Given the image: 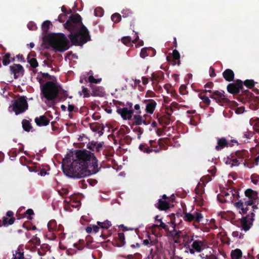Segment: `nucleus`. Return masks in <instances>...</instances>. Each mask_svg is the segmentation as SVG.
Segmentation results:
<instances>
[{"label":"nucleus","instance_id":"nucleus-1","mask_svg":"<svg viewBox=\"0 0 259 259\" xmlns=\"http://www.w3.org/2000/svg\"><path fill=\"white\" fill-rule=\"evenodd\" d=\"M63 172L69 177L80 179L96 174L101 169L94 153L86 149L76 150L67 155L62 164Z\"/></svg>","mask_w":259,"mask_h":259},{"label":"nucleus","instance_id":"nucleus-2","mask_svg":"<svg viewBox=\"0 0 259 259\" xmlns=\"http://www.w3.org/2000/svg\"><path fill=\"white\" fill-rule=\"evenodd\" d=\"M64 14H71L66 22L64 24V28L70 33L68 35L73 45L82 46L91 40L90 32L82 22L80 15L77 13L71 14L72 10H67L65 6L61 7Z\"/></svg>","mask_w":259,"mask_h":259},{"label":"nucleus","instance_id":"nucleus-3","mask_svg":"<svg viewBox=\"0 0 259 259\" xmlns=\"http://www.w3.org/2000/svg\"><path fill=\"white\" fill-rule=\"evenodd\" d=\"M51 25V23L49 20L45 21L41 25L43 34L45 35L43 41L49 45L55 52H64L69 49V40L63 33L47 35Z\"/></svg>","mask_w":259,"mask_h":259},{"label":"nucleus","instance_id":"nucleus-4","mask_svg":"<svg viewBox=\"0 0 259 259\" xmlns=\"http://www.w3.org/2000/svg\"><path fill=\"white\" fill-rule=\"evenodd\" d=\"M233 190L235 193H233V190H231L230 192L234 197L235 195L236 196L238 201L234 203V205L237 209L247 210L249 206H251L253 210L259 209V197L257 191L248 188L244 191L245 197L239 199L240 198L239 192L235 189Z\"/></svg>","mask_w":259,"mask_h":259},{"label":"nucleus","instance_id":"nucleus-5","mask_svg":"<svg viewBox=\"0 0 259 259\" xmlns=\"http://www.w3.org/2000/svg\"><path fill=\"white\" fill-rule=\"evenodd\" d=\"M243 89V81L240 79H237L235 82L229 83L227 87V91L233 95H238L240 91L243 93V96L239 97L238 99L241 102L244 103L248 100L252 94L248 90L244 91Z\"/></svg>","mask_w":259,"mask_h":259},{"label":"nucleus","instance_id":"nucleus-6","mask_svg":"<svg viewBox=\"0 0 259 259\" xmlns=\"http://www.w3.org/2000/svg\"><path fill=\"white\" fill-rule=\"evenodd\" d=\"M41 93L48 101H53L58 98L59 87L54 82L48 81L41 86Z\"/></svg>","mask_w":259,"mask_h":259},{"label":"nucleus","instance_id":"nucleus-7","mask_svg":"<svg viewBox=\"0 0 259 259\" xmlns=\"http://www.w3.org/2000/svg\"><path fill=\"white\" fill-rule=\"evenodd\" d=\"M178 204V202L176 201V196L174 194L170 196L163 194L158 199L155 206L160 210H167L170 208H174Z\"/></svg>","mask_w":259,"mask_h":259},{"label":"nucleus","instance_id":"nucleus-8","mask_svg":"<svg viewBox=\"0 0 259 259\" xmlns=\"http://www.w3.org/2000/svg\"><path fill=\"white\" fill-rule=\"evenodd\" d=\"M26 98L21 96L14 101L12 104L13 110L16 115L25 112L28 109Z\"/></svg>","mask_w":259,"mask_h":259},{"label":"nucleus","instance_id":"nucleus-9","mask_svg":"<svg viewBox=\"0 0 259 259\" xmlns=\"http://www.w3.org/2000/svg\"><path fill=\"white\" fill-rule=\"evenodd\" d=\"M224 94V91H215L212 93L209 97L215 100L220 105L224 106L230 102L229 100L226 97Z\"/></svg>","mask_w":259,"mask_h":259},{"label":"nucleus","instance_id":"nucleus-10","mask_svg":"<svg viewBox=\"0 0 259 259\" xmlns=\"http://www.w3.org/2000/svg\"><path fill=\"white\" fill-rule=\"evenodd\" d=\"M10 73L14 75V78L17 79L22 77L24 74L25 70L23 67L19 64H13L10 66Z\"/></svg>","mask_w":259,"mask_h":259},{"label":"nucleus","instance_id":"nucleus-11","mask_svg":"<svg viewBox=\"0 0 259 259\" xmlns=\"http://www.w3.org/2000/svg\"><path fill=\"white\" fill-rule=\"evenodd\" d=\"M117 112L120 114L124 120H131L134 113V110L128 109L127 107L118 108Z\"/></svg>","mask_w":259,"mask_h":259},{"label":"nucleus","instance_id":"nucleus-12","mask_svg":"<svg viewBox=\"0 0 259 259\" xmlns=\"http://www.w3.org/2000/svg\"><path fill=\"white\" fill-rule=\"evenodd\" d=\"M253 215L254 214L252 212L250 215H247L246 217L241 219V226L245 231L248 230L252 225Z\"/></svg>","mask_w":259,"mask_h":259},{"label":"nucleus","instance_id":"nucleus-13","mask_svg":"<svg viewBox=\"0 0 259 259\" xmlns=\"http://www.w3.org/2000/svg\"><path fill=\"white\" fill-rule=\"evenodd\" d=\"M180 59V55L177 50H174L172 51L171 56L168 55L166 57L167 60L169 62H171L172 65L177 64L178 66H180L181 64Z\"/></svg>","mask_w":259,"mask_h":259},{"label":"nucleus","instance_id":"nucleus-14","mask_svg":"<svg viewBox=\"0 0 259 259\" xmlns=\"http://www.w3.org/2000/svg\"><path fill=\"white\" fill-rule=\"evenodd\" d=\"M47 112H46L45 114L35 118L34 121L38 126H45L49 125L50 119L47 117Z\"/></svg>","mask_w":259,"mask_h":259},{"label":"nucleus","instance_id":"nucleus-15","mask_svg":"<svg viewBox=\"0 0 259 259\" xmlns=\"http://www.w3.org/2000/svg\"><path fill=\"white\" fill-rule=\"evenodd\" d=\"M144 102L146 104V112L149 114H152L156 108V102L152 99L145 100Z\"/></svg>","mask_w":259,"mask_h":259},{"label":"nucleus","instance_id":"nucleus-16","mask_svg":"<svg viewBox=\"0 0 259 259\" xmlns=\"http://www.w3.org/2000/svg\"><path fill=\"white\" fill-rule=\"evenodd\" d=\"M156 50L152 47L144 48L140 52V57L145 58L146 57H153L156 54Z\"/></svg>","mask_w":259,"mask_h":259},{"label":"nucleus","instance_id":"nucleus-17","mask_svg":"<svg viewBox=\"0 0 259 259\" xmlns=\"http://www.w3.org/2000/svg\"><path fill=\"white\" fill-rule=\"evenodd\" d=\"M217 141V145L215 147V149L217 151H220L225 147H228L229 143L225 138H218Z\"/></svg>","mask_w":259,"mask_h":259},{"label":"nucleus","instance_id":"nucleus-18","mask_svg":"<svg viewBox=\"0 0 259 259\" xmlns=\"http://www.w3.org/2000/svg\"><path fill=\"white\" fill-rule=\"evenodd\" d=\"M90 127L94 132L98 133L100 136L103 134L104 127L103 124L98 122L92 123L90 124Z\"/></svg>","mask_w":259,"mask_h":259},{"label":"nucleus","instance_id":"nucleus-19","mask_svg":"<svg viewBox=\"0 0 259 259\" xmlns=\"http://www.w3.org/2000/svg\"><path fill=\"white\" fill-rule=\"evenodd\" d=\"M103 144L102 143H98L97 142L92 141L91 142H89L87 145V147L88 149H90L92 151L96 152H100L101 149L102 148Z\"/></svg>","mask_w":259,"mask_h":259},{"label":"nucleus","instance_id":"nucleus-20","mask_svg":"<svg viewBox=\"0 0 259 259\" xmlns=\"http://www.w3.org/2000/svg\"><path fill=\"white\" fill-rule=\"evenodd\" d=\"M164 78V73L161 71L153 72L152 74L151 78V80L153 83H158L161 80H163Z\"/></svg>","mask_w":259,"mask_h":259},{"label":"nucleus","instance_id":"nucleus-21","mask_svg":"<svg viewBox=\"0 0 259 259\" xmlns=\"http://www.w3.org/2000/svg\"><path fill=\"white\" fill-rule=\"evenodd\" d=\"M223 76L226 81L231 82L234 80L235 74L232 70L227 69L223 72Z\"/></svg>","mask_w":259,"mask_h":259},{"label":"nucleus","instance_id":"nucleus-22","mask_svg":"<svg viewBox=\"0 0 259 259\" xmlns=\"http://www.w3.org/2000/svg\"><path fill=\"white\" fill-rule=\"evenodd\" d=\"M92 96L103 97L105 95L104 88L102 87H94L91 94Z\"/></svg>","mask_w":259,"mask_h":259},{"label":"nucleus","instance_id":"nucleus-23","mask_svg":"<svg viewBox=\"0 0 259 259\" xmlns=\"http://www.w3.org/2000/svg\"><path fill=\"white\" fill-rule=\"evenodd\" d=\"M185 218L188 221L195 220L196 221L199 222L200 220V219L202 218V217L201 213L196 212L194 214H191L190 213H186Z\"/></svg>","mask_w":259,"mask_h":259},{"label":"nucleus","instance_id":"nucleus-24","mask_svg":"<svg viewBox=\"0 0 259 259\" xmlns=\"http://www.w3.org/2000/svg\"><path fill=\"white\" fill-rule=\"evenodd\" d=\"M35 55V53L34 52H31L28 55L27 58V62L32 68H36L38 65V63L35 58H30L31 56H34Z\"/></svg>","mask_w":259,"mask_h":259},{"label":"nucleus","instance_id":"nucleus-25","mask_svg":"<svg viewBox=\"0 0 259 259\" xmlns=\"http://www.w3.org/2000/svg\"><path fill=\"white\" fill-rule=\"evenodd\" d=\"M135 35H136V38L133 41L130 36H124L121 38L122 42L126 46H130L132 41L134 44L137 43L139 39V37L138 33L136 32Z\"/></svg>","mask_w":259,"mask_h":259},{"label":"nucleus","instance_id":"nucleus-26","mask_svg":"<svg viewBox=\"0 0 259 259\" xmlns=\"http://www.w3.org/2000/svg\"><path fill=\"white\" fill-rule=\"evenodd\" d=\"M133 124L136 125H141L142 123L145 125L148 124L149 122H147L146 120H143L142 116L140 115H135L133 117Z\"/></svg>","mask_w":259,"mask_h":259},{"label":"nucleus","instance_id":"nucleus-27","mask_svg":"<svg viewBox=\"0 0 259 259\" xmlns=\"http://www.w3.org/2000/svg\"><path fill=\"white\" fill-rule=\"evenodd\" d=\"M235 156L239 159L242 160L244 158H248L249 157V153L248 151L243 149L237 151L235 152Z\"/></svg>","mask_w":259,"mask_h":259},{"label":"nucleus","instance_id":"nucleus-28","mask_svg":"<svg viewBox=\"0 0 259 259\" xmlns=\"http://www.w3.org/2000/svg\"><path fill=\"white\" fill-rule=\"evenodd\" d=\"M158 121L160 124L165 125H169L171 121L170 116L168 115H163L158 118Z\"/></svg>","mask_w":259,"mask_h":259},{"label":"nucleus","instance_id":"nucleus-29","mask_svg":"<svg viewBox=\"0 0 259 259\" xmlns=\"http://www.w3.org/2000/svg\"><path fill=\"white\" fill-rule=\"evenodd\" d=\"M22 124L23 130L26 132H29L32 128L30 122L27 119H23Z\"/></svg>","mask_w":259,"mask_h":259},{"label":"nucleus","instance_id":"nucleus-30","mask_svg":"<svg viewBox=\"0 0 259 259\" xmlns=\"http://www.w3.org/2000/svg\"><path fill=\"white\" fill-rule=\"evenodd\" d=\"M121 14L123 18H131L133 16V12L129 9H124L121 11Z\"/></svg>","mask_w":259,"mask_h":259},{"label":"nucleus","instance_id":"nucleus-31","mask_svg":"<svg viewBox=\"0 0 259 259\" xmlns=\"http://www.w3.org/2000/svg\"><path fill=\"white\" fill-rule=\"evenodd\" d=\"M139 148L141 151L146 153H150L153 151V149H150L146 144L140 145Z\"/></svg>","mask_w":259,"mask_h":259},{"label":"nucleus","instance_id":"nucleus-32","mask_svg":"<svg viewBox=\"0 0 259 259\" xmlns=\"http://www.w3.org/2000/svg\"><path fill=\"white\" fill-rule=\"evenodd\" d=\"M10 58H11L10 53H7L6 54H5V55L3 56V61H2L4 65L7 66L10 63V62H11Z\"/></svg>","mask_w":259,"mask_h":259},{"label":"nucleus","instance_id":"nucleus-33","mask_svg":"<svg viewBox=\"0 0 259 259\" xmlns=\"http://www.w3.org/2000/svg\"><path fill=\"white\" fill-rule=\"evenodd\" d=\"M231 256L233 259H239L242 256V252L240 249H237L232 252Z\"/></svg>","mask_w":259,"mask_h":259},{"label":"nucleus","instance_id":"nucleus-34","mask_svg":"<svg viewBox=\"0 0 259 259\" xmlns=\"http://www.w3.org/2000/svg\"><path fill=\"white\" fill-rule=\"evenodd\" d=\"M199 97L206 105H210L211 101L209 97L206 96L203 93H200L199 94Z\"/></svg>","mask_w":259,"mask_h":259},{"label":"nucleus","instance_id":"nucleus-35","mask_svg":"<svg viewBox=\"0 0 259 259\" xmlns=\"http://www.w3.org/2000/svg\"><path fill=\"white\" fill-rule=\"evenodd\" d=\"M249 89H252L255 85V82L252 79H246L243 82V84Z\"/></svg>","mask_w":259,"mask_h":259},{"label":"nucleus","instance_id":"nucleus-36","mask_svg":"<svg viewBox=\"0 0 259 259\" xmlns=\"http://www.w3.org/2000/svg\"><path fill=\"white\" fill-rule=\"evenodd\" d=\"M121 19V16L119 13H115L111 16V20L114 23H117L119 22L120 21Z\"/></svg>","mask_w":259,"mask_h":259},{"label":"nucleus","instance_id":"nucleus-37","mask_svg":"<svg viewBox=\"0 0 259 259\" xmlns=\"http://www.w3.org/2000/svg\"><path fill=\"white\" fill-rule=\"evenodd\" d=\"M95 16L101 17L104 14V10L101 7H97L94 10Z\"/></svg>","mask_w":259,"mask_h":259},{"label":"nucleus","instance_id":"nucleus-38","mask_svg":"<svg viewBox=\"0 0 259 259\" xmlns=\"http://www.w3.org/2000/svg\"><path fill=\"white\" fill-rule=\"evenodd\" d=\"M201 241H194L192 244V247L196 249V251L200 252L201 250V246L202 245Z\"/></svg>","mask_w":259,"mask_h":259},{"label":"nucleus","instance_id":"nucleus-39","mask_svg":"<svg viewBox=\"0 0 259 259\" xmlns=\"http://www.w3.org/2000/svg\"><path fill=\"white\" fill-rule=\"evenodd\" d=\"M239 160V159L237 157L236 158H231V161H229V164L231 167L234 166H238L240 163Z\"/></svg>","mask_w":259,"mask_h":259},{"label":"nucleus","instance_id":"nucleus-40","mask_svg":"<svg viewBox=\"0 0 259 259\" xmlns=\"http://www.w3.org/2000/svg\"><path fill=\"white\" fill-rule=\"evenodd\" d=\"M37 165V163H34L32 166H27V168L30 172H37L39 171L40 167Z\"/></svg>","mask_w":259,"mask_h":259},{"label":"nucleus","instance_id":"nucleus-41","mask_svg":"<svg viewBox=\"0 0 259 259\" xmlns=\"http://www.w3.org/2000/svg\"><path fill=\"white\" fill-rule=\"evenodd\" d=\"M98 225L100 226L101 228L103 229H108L109 226H110V224H109V222L108 221H106L104 222H98L97 223Z\"/></svg>","mask_w":259,"mask_h":259},{"label":"nucleus","instance_id":"nucleus-42","mask_svg":"<svg viewBox=\"0 0 259 259\" xmlns=\"http://www.w3.org/2000/svg\"><path fill=\"white\" fill-rule=\"evenodd\" d=\"M101 78H95L93 75H90L88 78L89 81L92 83H98L101 82Z\"/></svg>","mask_w":259,"mask_h":259},{"label":"nucleus","instance_id":"nucleus-43","mask_svg":"<svg viewBox=\"0 0 259 259\" xmlns=\"http://www.w3.org/2000/svg\"><path fill=\"white\" fill-rule=\"evenodd\" d=\"M79 112L83 115H87L89 112V109L85 106H82L79 109Z\"/></svg>","mask_w":259,"mask_h":259},{"label":"nucleus","instance_id":"nucleus-44","mask_svg":"<svg viewBox=\"0 0 259 259\" xmlns=\"http://www.w3.org/2000/svg\"><path fill=\"white\" fill-rule=\"evenodd\" d=\"M259 176L256 174H253L251 176V182L256 185L258 183Z\"/></svg>","mask_w":259,"mask_h":259},{"label":"nucleus","instance_id":"nucleus-45","mask_svg":"<svg viewBox=\"0 0 259 259\" xmlns=\"http://www.w3.org/2000/svg\"><path fill=\"white\" fill-rule=\"evenodd\" d=\"M67 14H61L59 15L58 20L60 22H63L67 19Z\"/></svg>","mask_w":259,"mask_h":259},{"label":"nucleus","instance_id":"nucleus-46","mask_svg":"<svg viewBox=\"0 0 259 259\" xmlns=\"http://www.w3.org/2000/svg\"><path fill=\"white\" fill-rule=\"evenodd\" d=\"M165 110L166 115L169 116H170L171 115V114L173 113L174 111V109H173L172 107H170V105L166 106Z\"/></svg>","mask_w":259,"mask_h":259},{"label":"nucleus","instance_id":"nucleus-47","mask_svg":"<svg viewBox=\"0 0 259 259\" xmlns=\"http://www.w3.org/2000/svg\"><path fill=\"white\" fill-rule=\"evenodd\" d=\"M14 221V219L13 218H11L9 220L7 218H4L3 220V225H6L7 224L11 225L13 224Z\"/></svg>","mask_w":259,"mask_h":259},{"label":"nucleus","instance_id":"nucleus-48","mask_svg":"<svg viewBox=\"0 0 259 259\" xmlns=\"http://www.w3.org/2000/svg\"><path fill=\"white\" fill-rule=\"evenodd\" d=\"M253 135V134L252 132L250 131H247L245 132L243 135V138H246L247 139H250Z\"/></svg>","mask_w":259,"mask_h":259},{"label":"nucleus","instance_id":"nucleus-49","mask_svg":"<svg viewBox=\"0 0 259 259\" xmlns=\"http://www.w3.org/2000/svg\"><path fill=\"white\" fill-rule=\"evenodd\" d=\"M82 92L83 94L84 98H88L90 96H91V94H90L89 93V90L87 88H85L84 87H82Z\"/></svg>","mask_w":259,"mask_h":259},{"label":"nucleus","instance_id":"nucleus-50","mask_svg":"<svg viewBox=\"0 0 259 259\" xmlns=\"http://www.w3.org/2000/svg\"><path fill=\"white\" fill-rule=\"evenodd\" d=\"M14 259H23V252H16L15 254H14Z\"/></svg>","mask_w":259,"mask_h":259},{"label":"nucleus","instance_id":"nucleus-51","mask_svg":"<svg viewBox=\"0 0 259 259\" xmlns=\"http://www.w3.org/2000/svg\"><path fill=\"white\" fill-rule=\"evenodd\" d=\"M68 110L69 112H71L73 111L77 112L78 111V109L77 108L75 107L74 105L69 104L68 105Z\"/></svg>","mask_w":259,"mask_h":259},{"label":"nucleus","instance_id":"nucleus-52","mask_svg":"<svg viewBox=\"0 0 259 259\" xmlns=\"http://www.w3.org/2000/svg\"><path fill=\"white\" fill-rule=\"evenodd\" d=\"M179 91L181 94L185 95L186 94V87L185 85H182L180 87Z\"/></svg>","mask_w":259,"mask_h":259},{"label":"nucleus","instance_id":"nucleus-53","mask_svg":"<svg viewBox=\"0 0 259 259\" xmlns=\"http://www.w3.org/2000/svg\"><path fill=\"white\" fill-rule=\"evenodd\" d=\"M57 122L55 121H52L51 122L52 129L53 131H56L58 130V127L56 125Z\"/></svg>","mask_w":259,"mask_h":259},{"label":"nucleus","instance_id":"nucleus-54","mask_svg":"<svg viewBox=\"0 0 259 259\" xmlns=\"http://www.w3.org/2000/svg\"><path fill=\"white\" fill-rule=\"evenodd\" d=\"M170 107H172L173 109H179V105L178 103L176 102H173L171 103L170 105Z\"/></svg>","mask_w":259,"mask_h":259},{"label":"nucleus","instance_id":"nucleus-55","mask_svg":"<svg viewBox=\"0 0 259 259\" xmlns=\"http://www.w3.org/2000/svg\"><path fill=\"white\" fill-rule=\"evenodd\" d=\"M40 170V171L38 173V175L41 176H45V175L48 174V173H47L46 170L44 168H40L39 169V170Z\"/></svg>","mask_w":259,"mask_h":259},{"label":"nucleus","instance_id":"nucleus-56","mask_svg":"<svg viewBox=\"0 0 259 259\" xmlns=\"http://www.w3.org/2000/svg\"><path fill=\"white\" fill-rule=\"evenodd\" d=\"M244 111V107L241 106L240 107L237 108L236 110V113L237 114H241L243 113Z\"/></svg>","mask_w":259,"mask_h":259},{"label":"nucleus","instance_id":"nucleus-57","mask_svg":"<svg viewBox=\"0 0 259 259\" xmlns=\"http://www.w3.org/2000/svg\"><path fill=\"white\" fill-rule=\"evenodd\" d=\"M209 75L211 77H214L216 75L214 69L212 67L209 68Z\"/></svg>","mask_w":259,"mask_h":259},{"label":"nucleus","instance_id":"nucleus-58","mask_svg":"<svg viewBox=\"0 0 259 259\" xmlns=\"http://www.w3.org/2000/svg\"><path fill=\"white\" fill-rule=\"evenodd\" d=\"M134 109L136 111L137 113H141V111H140V106L139 104H136L134 106Z\"/></svg>","mask_w":259,"mask_h":259},{"label":"nucleus","instance_id":"nucleus-59","mask_svg":"<svg viewBox=\"0 0 259 259\" xmlns=\"http://www.w3.org/2000/svg\"><path fill=\"white\" fill-rule=\"evenodd\" d=\"M253 128L256 132L259 133V122H256L254 124Z\"/></svg>","mask_w":259,"mask_h":259},{"label":"nucleus","instance_id":"nucleus-60","mask_svg":"<svg viewBox=\"0 0 259 259\" xmlns=\"http://www.w3.org/2000/svg\"><path fill=\"white\" fill-rule=\"evenodd\" d=\"M213 86V83L212 82H208L204 85L205 89H211Z\"/></svg>","mask_w":259,"mask_h":259},{"label":"nucleus","instance_id":"nucleus-61","mask_svg":"<svg viewBox=\"0 0 259 259\" xmlns=\"http://www.w3.org/2000/svg\"><path fill=\"white\" fill-rule=\"evenodd\" d=\"M134 131L138 132V133H139L140 135L142 134L143 133V130L142 128H141L140 127H136L134 129Z\"/></svg>","mask_w":259,"mask_h":259},{"label":"nucleus","instance_id":"nucleus-62","mask_svg":"<svg viewBox=\"0 0 259 259\" xmlns=\"http://www.w3.org/2000/svg\"><path fill=\"white\" fill-rule=\"evenodd\" d=\"M158 221L160 222V225H155L153 226V227H158V226H160V227H162L163 229L165 228V227H166V225L163 223H162V222L161 221V219H159Z\"/></svg>","mask_w":259,"mask_h":259},{"label":"nucleus","instance_id":"nucleus-63","mask_svg":"<svg viewBox=\"0 0 259 259\" xmlns=\"http://www.w3.org/2000/svg\"><path fill=\"white\" fill-rule=\"evenodd\" d=\"M27 26H28V28H29V29L32 30H35L36 28L35 25L33 23H29L27 25Z\"/></svg>","mask_w":259,"mask_h":259},{"label":"nucleus","instance_id":"nucleus-64","mask_svg":"<svg viewBox=\"0 0 259 259\" xmlns=\"http://www.w3.org/2000/svg\"><path fill=\"white\" fill-rule=\"evenodd\" d=\"M142 80L144 85H146L148 83V78L146 77H142Z\"/></svg>","mask_w":259,"mask_h":259}]
</instances>
